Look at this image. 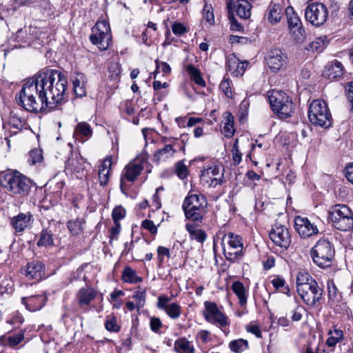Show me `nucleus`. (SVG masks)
Listing matches in <instances>:
<instances>
[{"label":"nucleus","mask_w":353,"mask_h":353,"mask_svg":"<svg viewBox=\"0 0 353 353\" xmlns=\"http://www.w3.org/2000/svg\"><path fill=\"white\" fill-rule=\"evenodd\" d=\"M68 80L60 71L44 68L28 79L16 96L19 105L31 112L52 110L65 100Z\"/></svg>","instance_id":"f257e3e1"},{"label":"nucleus","mask_w":353,"mask_h":353,"mask_svg":"<svg viewBox=\"0 0 353 353\" xmlns=\"http://www.w3.org/2000/svg\"><path fill=\"white\" fill-rule=\"evenodd\" d=\"M0 183L10 194L19 197L28 196L35 185L32 179L17 170L3 173Z\"/></svg>","instance_id":"f03ea898"},{"label":"nucleus","mask_w":353,"mask_h":353,"mask_svg":"<svg viewBox=\"0 0 353 353\" xmlns=\"http://www.w3.org/2000/svg\"><path fill=\"white\" fill-rule=\"evenodd\" d=\"M207 200L205 196L189 193L185 198L182 209L187 219L201 222L206 214Z\"/></svg>","instance_id":"7ed1b4c3"},{"label":"nucleus","mask_w":353,"mask_h":353,"mask_svg":"<svg viewBox=\"0 0 353 353\" xmlns=\"http://www.w3.org/2000/svg\"><path fill=\"white\" fill-rule=\"evenodd\" d=\"M328 219L339 230L349 231L353 228V212L346 205L336 204L330 207Z\"/></svg>","instance_id":"20e7f679"},{"label":"nucleus","mask_w":353,"mask_h":353,"mask_svg":"<svg viewBox=\"0 0 353 353\" xmlns=\"http://www.w3.org/2000/svg\"><path fill=\"white\" fill-rule=\"evenodd\" d=\"M268 99L273 112L281 119H287L294 112V103L286 93L273 90L269 92Z\"/></svg>","instance_id":"39448f33"},{"label":"nucleus","mask_w":353,"mask_h":353,"mask_svg":"<svg viewBox=\"0 0 353 353\" xmlns=\"http://www.w3.org/2000/svg\"><path fill=\"white\" fill-rule=\"evenodd\" d=\"M308 119L316 126L328 128L332 125V115L325 101L316 99L312 101L308 110Z\"/></svg>","instance_id":"423d86ee"},{"label":"nucleus","mask_w":353,"mask_h":353,"mask_svg":"<svg viewBox=\"0 0 353 353\" xmlns=\"http://www.w3.org/2000/svg\"><path fill=\"white\" fill-rule=\"evenodd\" d=\"M311 256L314 263L321 268L330 267L334 256V249L331 243L321 239L311 250Z\"/></svg>","instance_id":"0eeeda50"},{"label":"nucleus","mask_w":353,"mask_h":353,"mask_svg":"<svg viewBox=\"0 0 353 353\" xmlns=\"http://www.w3.org/2000/svg\"><path fill=\"white\" fill-rule=\"evenodd\" d=\"M222 241L228 244L227 248H223L224 256L228 261L234 262L243 257V243L241 236L229 232L223 236Z\"/></svg>","instance_id":"6e6552de"},{"label":"nucleus","mask_w":353,"mask_h":353,"mask_svg":"<svg viewBox=\"0 0 353 353\" xmlns=\"http://www.w3.org/2000/svg\"><path fill=\"white\" fill-rule=\"evenodd\" d=\"M90 40L93 45L97 46L101 50L108 48L111 41L110 28L106 21L97 22L92 28Z\"/></svg>","instance_id":"1a4fd4ad"},{"label":"nucleus","mask_w":353,"mask_h":353,"mask_svg":"<svg viewBox=\"0 0 353 353\" xmlns=\"http://www.w3.org/2000/svg\"><path fill=\"white\" fill-rule=\"evenodd\" d=\"M328 17L326 6L318 2L309 4L305 10V19L314 26L319 27L324 24Z\"/></svg>","instance_id":"9d476101"},{"label":"nucleus","mask_w":353,"mask_h":353,"mask_svg":"<svg viewBox=\"0 0 353 353\" xmlns=\"http://www.w3.org/2000/svg\"><path fill=\"white\" fill-rule=\"evenodd\" d=\"M297 292L305 304L313 306L322 298L323 290L316 281H311L309 285H302Z\"/></svg>","instance_id":"9b49d317"},{"label":"nucleus","mask_w":353,"mask_h":353,"mask_svg":"<svg viewBox=\"0 0 353 353\" xmlns=\"http://www.w3.org/2000/svg\"><path fill=\"white\" fill-rule=\"evenodd\" d=\"M204 305V317L208 322L215 324L220 327L229 325L230 323L228 317L219 310L214 302L205 301Z\"/></svg>","instance_id":"f8f14e48"},{"label":"nucleus","mask_w":353,"mask_h":353,"mask_svg":"<svg viewBox=\"0 0 353 353\" xmlns=\"http://www.w3.org/2000/svg\"><path fill=\"white\" fill-rule=\"evenodd\" d=\"M143 170V163L138 159H135L125 165L120 179V189L123 193L125 194V190L127 188L125 181L133 183Z\"/></svg>","instance_id":"ddd939ff"},{"label":"nucleus","mask_w":353,"mask_h":353,"mask_svg":"<svg viewBox=\"0 0 353 353\" xmlns=\"http://www.w3.org/2000/svg\"><path fill=\"white\" fill-rule=\"evenodd\" d=\"M270 239L277 246L287 249L292 243L288 228L283 225H274L269 232Z\"/></svg>","instance_id":"4468645a"},{"label":"nucleus","mask_w":353,"mask_h":353,"mask_svg":"<svg viewBox=\"0 0 353 353\" xmlns=\"http://www.w3.org/2000/svg\"><path fill=\"white\" fill-rule=\"evenodd\" d=\"M223 170L221 166L212 164L201 170V180L208 183L209 186L215 188L223 183Z\"/></svg>","instance_id":"2eb2a0df"},{"label":"nucleus","mask_w":353,"mask_h":353,"mask_svg":"<svg viewBox=\"0 0 353 353\" xmlns=\"http://www.w3.org/2000/svg\"><path fill=\"white\" fill-rule=\"evenodd\" d=\"M89 163L78 154H72L65 163V170L74 174L77 178L82 179L87 174L86 168Z\"/></svg>","instance_id":"dca6fc26"},{"label":"nucleus","mask_w":353,"mask_h":353,"mask_svg":"<svg viewBox=\"0 0 353 353\" xmlns=\"http://www.w3.org/2000/svg\"><path fill=\"white\" fill-rule=\"evenodd\" d=\"M99 292L92 287L80 288L75 295V300L79 307L84 312L89 310L92 301L98 296Z\"/></svg>","instance_id":"f3484780"},{"label":"nucleus","mask_w":353,"mask_h":353,"mask_svg":"<svg viewBox=\"0 0 353 353\" xmlns=\"http://www.w3.org/2000/svg\"><path fill=\"white\" fill-rule=\"evenodd\" d=\"M294 229L301 238L306 239L319 233L316 225L312 223L307 217L296 216L294 218Z\"/></svg>","instance_id":"a211bd4d"},{"label":"nucleus","mask_w":353,"mask_h":353,"mask_svg":"<svg viewBox=\"0 0 353 353\" xmlns=\"http://www.w3.org/2000/svg\"><path fill=\"white\" fill-rule=\"evenodd\" d=\"M287 55L279 48L272 49L268 52L265 57V61L270 69L274 72H278L287 64Z\"/></svg>","instance_id":"6ab92c4d"},{"label":"nucleus","mask_w":353,"mask_h":353,"mask_svg":"<svg viewBox=\"0 0 353 353\" xmlns=\"http://www.w3.org/2000/svg\"><path fill=\"white\" fill-rule=\"evenodd\" d=\"M172 298L165 295H161L158 297L157 307L163 310L166 314L172 319H177L181 314V307L176 303H171Z\"/></svg>","instance_id":"aec40b11"},{"label":"nucleus","mask_w":353,"mask_h":353,"mask_svg":"<svg viewBox=\"0 0 353 353\" xmlns=\"http://www.w3.org/2000/svg\"><path fill=\"white\" fill-rule=\"evenodd\" d=\"M21 272L28 279L40 281L45 276V266L39 261H32L21 269Z\"/></svg>","instance_id":"412c9836"},{"label":"nucleus","mask_w":353,"mask_h":353,"mask_svg":"<svg viewBox=\"0 0 353 353\" xmlns=\"http://www.w3.org/2000/svg\"><path fill=\"white\" fill-rule=\"evenodd\" d=\"M345 74L343 65L339 61L334 59L328 62L324 67L323 77L331 81L341 79Z\"/></svg>","instance_id":"4be33fe9"},{"label":"nucleus","mask_w":353,"mask_h":353,"mask_svg":"<svg viewBox=\"0 0 353 353\" xmlns=\"http://www.w3.org/2000/svg\"><path fill=\"white\" fill-rule=\"evenodd\" d=\"M47 299V296L43 293L28 297H22L21 301L27 310L30 312H36L43 307Z\"/></svg>","instance_id":"5701e85b"},{"label":"nucleus","mask_w":353,"mask_h":353,"mask_svg":"<svg viewBox=\"0 0 353 353\" xmlns=\"http://www.w3.org/2000/svg\"><path fill=\"white\" fill-rule=\"evenodd\" d=\"M26 125V120L19 117L16 113L12 112L8 121L3 123V128L5 130L10 131V135H14L21 131Z\"/></svg>","instance_id":"b1692460"},{"label":"nucleus","mask_w":353,"mask_h":353,"mask_svg":"<svg viewBox=\"0 0 353 353\" xmlns=\"http://www.w3.org/2000/svg\"><path fill=\"white\" fill-rule=\"evenodd\" d=\"M248 65V61L241 62L235 55L227 58L226 67L236 77L242 76Z\"/></svg>","instance_id":"393cba45"},{"label":"nucleus","mask_w":353,"mask_h":353,"mask_svg":"<svg viewBox=\"0 0 353 353\" xmlns=\"http://www.w3.org/2000/svg\"><path fill=\"white\" fill-rule=\"evenodd\" d=\"M228 8L229 12L234 10L241 19H247L251 16L252 4L247 0H238L233 6L228 3Z\"/></svg>","instance_id":"a878e982"},{"label":"nucleus","mask_w":353,"mask_h":353,"mask_svg":"<svg viewBox=\"0 0 353 353\" xmlns=\"http://www.w3.org/2000/svg\"><path fill=\"white\" fill-rule=\"evenodd\" d=\"M32 219V215L30 213H20L12 218L10 224L16 232H22L28 226Z\"/></svg>","instance_id":"bb28decb"},{"label":"nucleus","mask_w":353,"mask_h":353,"mask_svg":"<svg viewBox=\"0 0 353 353\" xmlns=\"http://www.w3.org/2000/svg\"><path fill=\"white\" fill-rule=\"evenodd\" d=\"M112 157H107L102 163L99 166L98 176L99 183L101 186H105L109 181L110 173L112 169Z\"/></svg>","instance_id":"cd10ccee"},{"label":"nucleus","mask_w":353,"mask_h":353,"mask_svg":"<svg viewBox=\"0 0 353 353\" xmlns=\"http://www.w3.org/2000/svg\"><path fill=\"white\" fill-rule=\"evenodd\" d=\"M73 90L77 97H82L86 94L85 85L87 79L84 74L76 72L72 78Z\"/></svg>","instance_id":"c85d7f7f"},{"label":"nucleus","mask_w":353,"mask_h":353,"mask_svg":"<svg viewBox=\"0 0 353 353\" xmlns=\"http://www.w3.org/2000/svg\"><path fill=\"white\" fill-rule=\"evenodd\" d=\"M231 289L237 296L240 305L241 307L245 306L248 292L243 284L240 281H234L231 285Z\"/></svg>","instance_id":"c756f323"},{"label":"nucleus","mask_w":353,"mask_h":353,"mask_svg":"<svg viewBox=\"0 0 353 353\" xmlns=\"http://www.w3.org/2000/svg\"><path fill=\"white\" fill-rule=\"evenodd\" d=\"M174 350L176 353H194L195 349L192 342L186 338H179L174 341Z\"/></svg>","instance_id":"7c9ffc66"},{"label":"nucleus","mask_w":353,"mask_h":353,"mask_svg":"<svg viewBox=\"0 0 353 353\" xmlns=\"http://www.w3.org/2000/svg\"><path fill=\"white\" fill-rule=\"evenodd\" d=\"M222 123H223L222 133L224 134L225 137H232L235 132V129L234 127V117L232 114V113L229 112H225L223 113V120Z\"/></svg>","instance_id":"2f4dec72"},{"label":"nucleus","mask_w":353,"mask_h":353,"mask_svg":"<svg viewBox=\"0 0 353 353\" xmlns=\"http://www.w3.org/2000/svg\"><path fill=\"white\" fill-rule=\"evenodd\" d=\"M92 135V130L90 124L86 122H80L74 128V136L76 139H83L85 137V140H82L84 142L88 139Z\"/></svg>","instance_id":"473e14b6"},{"label":"nucleus","mask_w":353,"mask_h":353,"mask_svg":"<svg viewBox=\"0 0 353 353\" xmlns=\"http://www.w3.org/2000/svg\"><path fill=\"white\" fill-rule=\"evenodd\" d=\"M185 229L189 232L190 239L196 240L199 243H203L207 239L205 232L201 229H198L195 225L192 223H187Z\"/></svg>","instance_id":"72a5a7b5"},{"label":"nucleus","mask_w":353,"mask_h":353,"mask_svg":"<svg viewBox=\"0 0 353 353\" xmlns=\"http://www.w3.org/2000/svg\"><path fill=\"white\" fill-rule=\"evenodd\" d=\"M175 145L166 144L165 146L158 150L154 153V158L157 161L165 160L174 155L176 152V150L174 148Z\"/></svg>","instance_id":"f704fd0d"},{"label":"nucleus","mask_w":353,"mask_h":353,"mask_svg":"<svg viewBox=\"0 0 353 353\" xmlns=\"http://www.w3.org/2000/svg\"><path fill=\"white\" fill-rule=\"evenodd\" d=\"M329 302L339 303L341 301L342 296L336 288L333 280H328L327 282Z\"/></svg>","instance_id":"c9c22d12"},{"label":"nucleus","mask_w":353,"mask_h":353,"mask_svg":"<svg viewBox=\"0 0 353 353\" xmlns=\"http://www.w3.org/2000/svg\"><path fill=\"white\" fill-rule=\"evenodd\" d=\"M327 40L326 37H321L316 38L313 41L310 42L305 49L312 52H321L327 46Z\"/></svg>","instance_id":"e433bc0d"},{"label":"nucleus","mask_w":353,"mask_h":353,"mask_svg":"<svg viewBox=\"0 0 353 353\" xmlns=\"http://www.w3.org/2000/svg\"><path fill=\"white\" fill-rule=\"evenodd\" d=\"M122 279L125 282L130 283H138L142 281V278L139 276L136 271L130 267H125L124 268Z\"/></svg>","instance_id":"4c0bfd02"},{"label":"nucleus","mask_w":353,"mask_h":353,"mask_svg":"<svg viewBox=\"0 0 353 353\" xmlns=\"http://www.w3.org/2000/svg\"><path fill=\"white\" fill-rule=\"evenodd\" d=\"M186 71L190 77V79L194 81V83L200 86H205V82L201 77L200 71L194 67L193 65H188L186 67Z\"/></svg>","instance_id":"58836bf2"},{"label":"nucleus","mask_w":353,"mask_h":353,"mask_svg":"<svg viewBox=\"0 0 353 353\" xmlns=\"http://www.w3.org/2000/svg\"><path fill=\"white\" fill-rule=\"evenodd\" d=\"M54 244L52 234L50 231L43 230L40 233L39 239L37 243L38 247H48Z\"/></svg>","instance_id":"ea45409f"},{"label":"nucleus","mask_w":353,"mask_h":353,"mask_svg":"<svg viewBox=\"0 0 353 353\" xmlns=\"http://www.w3.org/2000/svg\"><path fill=\"white\" fill-rule=\"evenodd\" d=\"M228 346L232 352L240 353L248 348V342L247 340L239 339L230 341Z\"/></svg>","instance_id":"a19ab883"},{"label":"nucleus","mask_w":353,"mask_h":353,"mask_svg":"<svg viewBox=\"0 0 353 353\" xmlns=\"http://www.w3.org/2000/svg\"><path fill=\"white\" fill-rule=\"evenodd\" d=\"M290 32L297 43H302L305 39V31L303 25L289 28Z\"/></svg>","instance_id":"79ce46f5"},{"label":"nucleus","mask_w":353,"mask_h":353,"mask_svg":"<svg viewBox=\"0 0 353 353\" xmlns=\"http://www.w3.org/2000/svg\"><path fill=\"white\" fill-rule=\"evenodd\" d=\"M328 335L329 337L327 339L326 343L329 347H334L342 340L343 333L341 330L334 329V330H330Z\"/></svg>","instance_id":"37998d69"},{"label":"nucleus","mask_w":353,"mask_h":353,"mask_svg":"<svg viewBox=\"0 0 353 353\" xmlns=\"http://www.w3.org/2000/svg\"><path fill=\"white\" fill-rule=\"evenodd\" d=\"M274 288L280 290L281 292L290 296V290L289 286L286 284L285 279L281 276H276L271 281Z\"/></svg>","instance_id":"c03bdc74"},{"label":"nucleus","mask_w":353,"mask_h":353,"mask_svg":"<svg viewBox=\"0 0 353 353\" xmlns=\"http://www.w3.org/2000/svg\"><path fill=\"white\" fill-rule=\"evenodd\" d=\"M287 16V22L288 28L293 26H297L302 24L300 18L294 12V9L289 6L285 10Z\"/></svg>","instance_id":"a18cd8bd"},{"label":"nucleus","mask_w":353,"mask_h":353,"mask_svg":"<svg viewBox=\"0 0 353 353\" xmlns=\"http://www.w3.org/2000/svg\"><path fill=\"white\" fill-rule=\"evenodd\" d=\"M311 281H315L310 275L308 272L305 270L299 271L296 276V288L297 291L302 285H309Z\"/></svg>","instance_id":"49530a36"},{"label":"nucleus","mask_w":353,"mask_h":353,"mask_svg":"<svg viewBox=\"0 0 353 353\" xmlns=\"http://www.w3.org/2000/svg\"><path fill=\"white\" fill-rule=\"evenodd\" d=\"M282 8L280 5L274 4L269 9L268 19L271 23L279 22L281 19Z\"/></svg>","instance_id":"de8ad7c7"},{"label":"nucleus","mask_w":353,"mask_h":353,"mask_svg":"<svg viewBox=\"0 0 353 353\" xmlns=\"http://www.w3.org/2000/svg\"><path fill=\"white\" fill-rule=\"evenodd\" d=\"M83 224L82 219H76L68 222V228L72 235H78L83 231Z\"/></svg>","instance_id":"09e8293b"},{"label":"nucleus","mask_w":353,"mask_h":353,"mask_svg":"<svg viewBox=\"0 0 353 353\" xmlns=\"http://www.w3.org/2000/svg\"><path fill=\"white\" fill-rule=\"evenodd\" d=\"M105 327L110 332H118L120 330V326L117 324V319L114 316H107Z\"/></svg>","instance_id":"8fccbe9b"},{"label":"nucleus","mask_w":353,"mask_h":353,"mask_svg":"<svg viewBox=\"0 0 353 353\" xmlns=\"http://www.w3.org/2000/svg\"><path fill=\"white\" fill-rule=\"evenodd\" d=\"M124 292L122 290H114L110 294V300L114 308L119 309L121 307L123 301L119 299V297L123 296Z\"/></svg>","instance_id":"3c124183"},{"label":"nucleus","mask_w":353,"mask_h":353,"mask_svg":"<svg viewBox=\"0 0 353 353\" xmlns=\"http://www.w3.org/2000/svg\"><path fill=\"white\" fill-rule=\"evenodd\" d=\"M175 173L181 179H185L188 175V167L182 161H178L175 165Z\"/></svg>","instance_id":"603ef678"},{"label":"nucleus","mask_w":353,"mask_h":353,"mask_svg":"<svg viewBox=\"0 0 353 353\" xmlns=\"http://www.w3.org/2000/svg\"><path fill=\"white\" fill-rule=\"evenodd\" d=\"M219 88L228 98H232L233 94L231 88V81L229 78L224 77L219 85Z\"/></svg>","instance_id":"864d4df0"},{"label":"nucleus","mask_w":353,"mask_h":353,"mask_svg":"<svg viewBox=\"0 0 353 353\" xmlns=\"http://www.w3.org/2000/svg\"><path fill=\"white\" fill-rule=\"evenodd\" d=\"M43 159L42 153L40 150H32L29 152L28 156V162L30 165H34L40 162Z\"/></svg>","instance_id":"5fc2aeb1"},{"label":"nucleus","mask_w":353,"mask_h":353,"mask_svg":"<svg viewBox=\"0 0 353 353\" xmlns=\"http://www.w3.org/2000/svg\"><path fill=\"white\" fill-rule=\"evenodd\" d=\"M196 339L199 343L203 344L208 343L212 341L210 332L205 330H199L196 334Z\"/></svg>","instance_id":"6e6d98bb"},{"label":"nucleus","mask_w":353,"mask_h":353,"mask_svg":"<svg viewBox=\"0 0 353 353\" xmlns=\"http://www.w3.org/2000/svg\"><path fill=\"white\" fill-rule=\"evenodd\" d=\"M125 216V210L121 206L115 207L112 212V217L114 222L119 223Z\"/></svg>","instance_id":"4d7b16f0"},{"label":"nucleus","mask_w":353,"mask_h":353,"mask_svg":"<svg viewBox=\"0 0 353 353\" xmlns=\"http://www.w3.org/2000/svg\"><path fill=\"white\" fill-rule=\"evenodd\" d=\"M156 70L154 71L155 74L157 73L163 72L164 74H170L171 71L170 66L166 62H161L158 59L155 61ZM156 77V75L154 76Z\"/></svg>","instance_id":"13d9d810"},{"label":"nucleus","mask_w":353,"mask_h":353,"mask_svg":"<svg viewBox=\"0 0 353 353\" xmlns=\"http://www.w3.org/2000/svg\"><path fill=\"white\" fill-rule=\"evenodd\" d=\"M109 77L112 80H117L121 73V68L118 63H112L108 67Z\"/></svg>","instance_id":"bf43d9fd"},{"label":"nucleus","mask_w":353,"mask_h":353,"mask_svg":"<svg viewBox=\"0 0 353 353\" xmlns=\"http://www.w3.org/2000/svg\"><path fill=\"white\" fill-rule=\"evenodd\" d=\"M162 327L163 323L159 318L155 316L150 318V327L152 332L160 334V329Z\"/></svg>","instance_id":"052dcab7"},{"label":"nucleus","mask_w":353,"mask_h":353,"mask_svg":"<svg viewBox=\"0 0 353 353\" xmlns=\"http://www.w3.org/2000/svg\"><path fill=\"white\" fill-rule=\"evenodd\" d=\"M203 19L210 25H212L214 23V13L212 11V8L211 7H208V6H204Z\"/></svg>","instance_id":"680f3d73"},{"label":"nucleus","mask_w":353,"mask_h":353,"mask_svg":"<svg viewBox=\"0 0 353 353\" xmlns=\"http://www.w3.org/2000/svg\"><path fill=\"white\" fill-rule=\"evenodd\" d=\"M23 338V333H18L17 334L8 337V343L11 347L16 346L22 341Z\"/></svg>","instance_id":"e2e57ef3"},{"label":"nucleus","mask_w":353,"mask_h":353,"mask_svg":"<svg viewBox=\"0 0 353 353\" xmlns=\"http://www.w3.org/2000/svg\"><path fill=\"white\" fill-rule=\"evenodd\" d=\"M233 162L234 165H238L241 161V153L238 149V140L236 139L232 148Z\"/></svg>","instance_id":"0e129e2a"},{"label":"nucleus","mask_w":353,"mask_h":353,"mask_svg":"<svg viewBox=\"0 0 353 353\" xmlns=\"http://www.w3.org/2000/svg\"><path fill=\"white\" fill-rule=\"evenodd\" d=\"M305 308L301 305H297L292 311V315L291 319L293 321H299L301 320L303 316V312L305 311Z\"/></svg>","instance_id":"69168bd1"},{"label":"nucleus","mask_w":353,"mask_h":353,"mask_svg":"<svg viewBox=\"0 0 353 353\" xmlns=\"http://www.w3.org/2000/svg\"><path fill=\"white\" fill-rule=\"evenodd\" d=\"M246 330L248 332L254 334L259 339L262 338V334L260 327L259 325L256 324L250 323L249 325L246 326Z\"/></svg>","instance_id":"338daca9"},{"label":"nucleus","mask_w":353,"mask_h":353,"mask_svg":"<svg viewBox=\"0 0 353 353\" xmlns=\"http://www.w3.org/2000/svg\"><path fill=\"white\" fill-rule=\"evenodd\" d=\"M172 29L173 33L179 36L187 32V28L185 26L183 23L178 22L173 23Z\"/></svg>","instance_id":"774afa93"}]
</instances>
